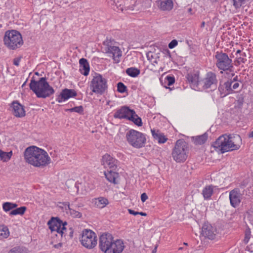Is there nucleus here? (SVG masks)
I'll list each match as a JSON object with an SVG mask.
<instances>
[{
  "instance_id": "obj_1",
  "label": "nucleus",
  "mask_w": 253,
  "mask_h": 253,
  "mask_svg": "<svg viewBox=\"0 0 253 253\" xmlns=\"http://www.w3.org/2000/svg\"><path fill=\"white\" fill-rule=\"evenodd\" d=\"M24 159L28 164L36 167L43 168L50 163V158L44 150L32 146L24 151Z\"/></svg>"
},
{
  "instance_id": "obj_2",
  "label": "nucleus",
  "mask_w": 253,
  "mask_h": 253,
  "mask_svg": "<svg viewBox=\"0 0 253 253\" xmlns=\"http://www.w3.org/2000/svg\"><path fill=\"white\" fill-rule=\"evenodd\" d=\"M242 145V138L238 134H224L220 136L213 144L215 150L223 154L238 150Z\"/></svg>"
},
{
  "instance_id": "obj_3",
  "label": "nucleus",
  "mask_w": 253,
  "mask_h": 253,
  "mask_svg": "<svg viewBox=\"0 0 253 253\" xmlns=\"http://www.w3.org/2000/svg\"><path fill=\"white\" fill-rule=\"evenodd\" d=\"M115 118L123 119H126L132 121L136 125L141 126L142 125L141 119L136 114L134 110L130 109L126 106H122L117 110L113 115Z\"/></svg>"
},
{
  "instance_id": "obj_4",
  "label": "nucleus",
  "mask_w": 253,
  "mask_h": 253,
  "mask_svg": "<svg viewBox=\"0 0 253 253\" xmlns=\"http://www.w3.org/2000/svg\"><path fill=\"white\" fill-rule=\"evenodd\" d=\"M215 65L216 67L221 70L220 73L223 71L232 72L234 68L232 60L228 55L223 52L217 51L215 55Z\"/></svg>"
},
{
  "instance_id": "obj_5",
  "label": "nucleus",
  "mask_w": 253,
  "mask_h": 253,
  "mask_svg": "<svg viewBox=\"0 0 253 253\" xmlns=\"http://www.w3.org/2000/svg\"><path fill=\"white\" fill-rule=\"evenodd\" d=\"M188 153L187 143L182 140H178L171 153L173 160L177 163L183 162L187 159Z\"/></svg>"
},
{
  "instance_id": "obj_6",
  "label": "nucleus",
  "mask_w": 253,
  "mask_h": 253,
  "mask_svg": "<svg viewBox=\"0 0 253 253\" xmlns=\"http://www.w3.org/2000/svg\"><path fill=\"white\" fill-rule=\"evenodd\" d=\"M3 41L4 44L12 49L20 47L23 43L21 35L15 30L6 32Z\"/></svg>"
},
{
  "instance_id": "obj_7",
  "label": "nucleus",
  "mask_w": 253,
  "mask_h": 253,
  "mask_svg": "<svg viewBox=\"0 0 253 253\" xmlns=\"http://www.w3.org/2000/svg\"><path fill=\"white\" fill-rule=\"evenodd\" d=\"M126 138L127 142L136 148L144 147L146 142L145 135L134 129H130L126 133Z\"/></svg>"
},
{
  "instance_id": "obj_8",
  "label": "nucleus",
  "mask_w": 253,
  "mask_h": 253,
  "mask_svg": "<svg viewBox=\"0 0 253 253\" xmlns=\"http://www.w3.org/2000/svg\"><path fill=\"white\" fill-rule=\"evenodd\" d=\"M104 51L106 53L111 54L114 61L116 63L120 62V58L122 55V52L118 46V43L112 39L107 38L103 42Z\"/></svg>"
},
{
  "instance_id": "obj_9",
  "label": "nucleus",
  "mask_w": 253,
  "mask_h": 253,
  "mask_svg": "<svg viewBox=\"0 0 253 253\" xmlns=\"http://www.w3.org/2000/svg\"><path fill=\"white\" fill-rule=\"evenodd\" d=\"M90 87L93 92L102 94L107 88V80L100 74H95L90 82Z\"/></svg>"
},
{
  "instance_id": "obj_10",
  "label": "nucleus",
  "mask_w": 253,
  "mask_h": 253,
  "mask_svg": "<svg viewBox=\"0 0 253 253\" xmlns=\"http://www.w3.org/2000/svg\"><path fill=\"white\" fill-rule=\"evenodd\" d=\"M97 241V236L94 232L87 229L83 231L81 242L84 247L92 249L96 245Z\"/></svg>"
},
{
  "instance_id": "obj_11",
  "label": "nucleus",
  "mask_w": 253,
  "mask_h": 253,
  "mask_svg": "<svg viewBox=\"0 0 253 253\" xmlns=\"http://www.w3.org/2000/svg\"><path fill=\"white\" fill-rule=\"evenodd\" d=\"M218 80L215 73L212 72H208L205 77L200 81V85L205 89L211 88V90L216 88Z\"/></svg>"
},
{
  "instance_id": "obj_12",
  "label": "nucleus",
  "mask_w": 253,
  "mask_h": 253,
  "mask_svg": "<svg viewBox=\"0 0 253 253\" xmlns=\"http://www.w3.org/2000/svg\"><path fill=\"white\" fill-rule=\"evenodd\" d=\"M47 224L51 231H56L63 236V234L66 231L65 226L67 224L66 221L63 222L59 218L52 217L49 220Z\"/></svg>"
},
{
  "instance_id": "obj_13",
  "label": "nucleus",
  "mask_w": 253,
  "mask_h": 253,
  "mask_svg": "<svg viewBox=\"0 0 253 253\" xmlns=\"http://www.w3.org/2000/svg\"><path fill=\"white\" fill-rule=\"evenodd\" d=\"M113 236L109 233H103L99 237V248L104 253L111 247L112 242L113 241Z\"/></svg>"
},
{
  "instance_id": "obj_14",
  "label": "nucleus",
  "mask_w": 253,
  "mask_h": 253,
  "mask_svg": "<svg viewBox=\"0 0 253 253\" xmlns=\"http://www.w3.org/2000/svg\"><path fill=\"white\" fill-rule=\"evenodd\" d=\"M229 198L231 205L236 208L241 202L242 195L238 188H235L230 192Z\"/></svg>"
},
{
  "instance_id": "obj_15",
  "label": "nucleus",
  "mask_w": 253,
  "mask_h": 253,
  "mask_svg": "<svg viewBox=\"0 0 253 253\" xmlns=\"http://www.w3.org/2000/svg\"><path fill=\"white\" fill-rule=\"evenodd\" d=\"M118 161L110 155L106 154L102 158V165L106 169L115 170L117 168Z\"/></svg>"
},
{
  "instance_id": "obj_16",
  "label": "nucleus",
  "mask_w": 253,
  "mask_h": 253,
  "mask_svg": "<svg viewBox=\"0 0 253 253\" xmlns=\"http://www.w3.org/2000/svg\"><path fill=\"white\" fill-rule=\"evenodd\" d=\"M111 247L105 253H121L125 248V245L123 240L121 239L113 240L112 242Z\"/></svg>"
},
{
  "instance_id": "obj_17",
  "label": "nucleus",
  "mask_w": 253,
  "mask_h": 253,
  "mask_svg": "<svg viewBox=\"0 0 253 253\" xmlns=\"http://www.w3.org/2000/svg\"><path fill=\"white\" fill-rule=\"evenodd\" d=\"M54 92V89L46 81L45 83L43 84L42 90H41L40 91L37 92V94H36V95L38 98H45L50 96L51 95L53 94Z\"/></svg>"
},
{
  "instance_id": "obj_18",
  "label": "nucleus",
  "mask_w": 253,
  "mask_h": 253,
  "mask_svg": "<svg viewBox=\"0 0 253 253\" xmlns=\"http://www.w3.org/2000/svg\"><path fill=\"white\" fill-rule=\"evenodd\" d=\"M202 234L205 238L213 240L216 236V230L211 224L205 223L202 227Z\"/></svg>"
},
{
  "instance_id": "obj_19",
  "label": "nucleus",
  "mask_w": 253,
  "mask_h": 253,
  "mask_svg": "<svg viewBox=\"0 0 253 253\" xmlns=\"http://www.w3.org/2000/svg\"><path fill=\"white\" fill-rule=\"evenodd\" d=\"M77 95V93L75 90L65 88L62 90L60 94L57 96L56 101L59 103H61L70 98L75 97Z\"/></svg>"
},
{
  "instance_id": "obj_20",
  "label": "nucleus",
  "mask_w": 253,
  "mask_h": 253,
  "mask_svg": "<svg viewBox=\"0 0 253 253\" xmlns=\"http://www.w3.org/2000/svg\"><path fill=\"white\" fill-rule=\"evenodd\" d=\"M46 79L42 77L40 79L39 81H35L34 78L31 80L29 87L35 94H37V92L40 91L42 88V84L46 82Z\"/></svg>"
},
{
  "instance_id": "obj_21",
  "label": "nucleus",
  "mask_w": 253,
  "mask_h": 253,
  "mask_svg": "<svg viewBox=\"0 0 253 253\" xmlns=\"http://www.w3.org/2000/svg\"><path fill=\"white\" fill-rule=\"evenodd\" d=\"M233 81H227L223 84H220L218 89L220 92L221 97H224L226 95L232 93L231 87Z\"/></svg>"
},
{
  "instance_id": "obj_22",
  "label": "nucleus",
  "mask_w": 253,
  "mask_h": 253,
  "mask_svg": "<svg viewBox=\"0 0 253 253\" xmlns=\"http://www.w3.org/2000/svg\"><path fill=\"white\" fill-rule=\"evenodd\" d=\"M11 107L12 108V112L14 116L18 118H21L25 116V111L23 106L18 101H13Z\"/></svg>"
},
{
  "instance_id": "obj_23",
  "label": "nucleus",
  "mask_w": 253,
  "mask_h": 253,
  "mask_svg": "<svg viewBox=\"0 0 253 253\" xmlns=\"http://www.w3.org/2000/svg\"><path fill=\"white\" fill-rule=\"evenodd\" d=\"M156 2L158 8L162 11H169L173 7L172 0H156Z\"/></svg>"
},
{
  "instance_id": "obj_24",
  "label": "nucleus",
  "mask_w": 253,
  "mask_h": 253,
  "mask_svg": "<svg viewBox=\"0 0 253 253\" xmlns=\"http://www.w3.org/2000/svg\"><path fill=\"white\" fill-rule=\"evenodd\" d=\"M79 63L81 73L84 76L88 75L90 68L87 60L85 58H81L79 61Z\"/></svg>"
},
{
  "instance_id": "obj_25",
  "label": "nucleus",
  "mask_w": 253,
  "mask_h": 253,
  "mask_svg": "<svg viewBox=\"0 0 253 253\" xmlns=\"http://www.w3.org/2000/svg\"><path fill=\"white\" fill-rule=\"evenodd\" d=\"M92 203L99 209H103L109 204V201L106 198L100 197L92 200Z\"/></svg>"
},
{
  "instance_id": "obj_26",
  "label": "nucleus",
  "mask_w": 253,
  "mask_h": 253,
  "mask_svg": "<svg viewBox=\"0 0 253 253\" xmlns=\"http://www.w3.org/2000/svg\"><path fill=\"white\" fill-rule=\"evenodd\" d=\"M153 137L159 143H164L168 138L159 130L151 129Z\"/></svg>"
},
{
  "instance_id": "obj_27",
  "label": "nucleus",
  "mask_w": 253,
  "mask_h": 253,
  "mask_svg": "<svg viewBox=\"0 0 253 253\" xmlns=\"http://www.w3.org/2000/svg\"><path fill=\"white\" fill-rule=\"evenodd\" d=\"M187 79L189 83L194 86L198 87L200 85L199 81V74L197 73H189L187 74Z\"/></svg>"
},
{
  "instance_id": "obj_28",
  "label": "nucleus",
  "mask_w": 253,
  "mask_h": 253,
  "mask_svg": "<svg viewBox=\"0 0 253 253\" xmlns=\"http://www.w3.org/2000/svg\"><path fill=\"white\" fill-rule=\"evenodd\" d=\"M62 205L64 206L63 208H64L66 211H69V213L73 217L81 218L82 216V214L80 212L70 208L69 202H64L62 203Z\"/></svg>"
},
{
  "instance_id": "obj_29",
  "label": "nucleus",
  "mask_w": 253,
  "mask_h": 253,
  "mask_svg": "<svg viewBox=\"0 0 253 253\" xmlns=\"http://www.w3.org/2000/svg\"><path fill=\"white\" fill-rule=\"evenodd\" d=\"M114 170L111 169L108 170L107 172H104V174L107 179L110 182L113 183H117L116 179L119 176V174L113 171Z\"/></svg>"
},
{
  "instance_id": "obj_30",
  "label": "nucleus",
  "mask_w": 253,
  "mask_h": 253,
  "mask_svg": "<svg viewBox=\"0 0 253 253\" xmlns=\"http://www.w3.org/2000/svg\"><path fill=\"white\" fill-rule=\"evenodd\" d=\"M213 192V186L212 185L206 186L202 191V194L205 200L210 199Z\"/></svg>"
},
{
  "instance_id": "obj_31",
  "label": "nucleus",
  "mask_w": 253,
  "mask_h": 253,
  "mask_svg": "<svg viewBox=\"0 0 253 253\" xmlns=\"http://www.w3.org/2000/svg\"><path fill=\"white\" fill-rule=\"evenodd\" d=\"M208 134L207 133H205L204 134L197 136L195 137H193V139L194 140V143L196 145H202L206 142L208 139Z\"/></svg>"
},
{
  "instance_id": "obj_32",
  "label": "nucleus",
  "mask_w": 253,
  "mask_h": 253,
  "mask_svg": "<svg viewBox=\"0 0 253 253\" xmlns=\"http://www.w3.org/2000/svg\"><path fill=\"white\" fill-rule=\"evenodd\" d=\"M12 155V152L10 151L8 152H6L0 150V159L3 162L8 161Z\"/></svg>"
},
{
  "instance_id": "obj_33",
  "label": "nucleus",
  "mask_w": 253,
  "mask_h": 253,
  "mask_svg": "<svg viewBox=\"0 0 253 253\" xmlns=\"http://www.w3.org/2000/svg\"><path fill=\"white\" fill-rule=\"evenodd\" d=\"M9 235L8 228L4 225L0 226V240L7 238Z\"/></svg>"
},
{
  "instance_id": "obj_34",
  "label": "nucleus",
  "mask_w": 253,
  "mask_h": 253,
  "mask_svg": "<svg viewBox=\"0 0 253 253\" xmlns=\"http://www.w3.org/2000/svg\"><path fill=\"white\" fill-rule=\"evenodd\" d=\"M27 208L26 207H21L18 208H16L15 209L9 212L10 215H23L25 212Z\"/></svg>"
},
{
  "instance_id": "obj_35",
  "label": "nucleus",
  "mask_w": 253,
  "mask_h": 253,
  "mask_svg": "<svg viewBox=\"0 0 253 253\" xmlns=\"http://www.w3.org/2000/svg\"><path fill=\"white\" fill-rule=\"evenodd\" d=\"M126 73L132 77H136L140 74V70L135 68H129L126 70Z\"/></svg>"
},
{
  "instance_id": "obj_36",
  "label": "nucleus",
  "mask_w": 253,
  "mask_h": 253,
  "mask_svg": "<svg viewBox=\"0 0 253 253\" xmlns=\"http://www.w3.org/2000/svg\"><path fill=\"white\" fill-rule=\"evenodd\" d=\"M8 253H27V250L24 247H16L11 249Z\"/></svg>"
},
{
  "instance_id": "obj_37",
  "label": "nucleus",
  "mask_w": 253,
  "mask_h": 253,
  "mask_svg": "<svg viewBox=\"0 0 253 253\" xmlns=\"http://www.w3.org/2000/svg\"><path fill=\"white\" fill-rule=\"evenodd\" d=\"M117 91L120 93H124L127 91L126 86L122 82L117 84Z\"/></svg>"
},
{
  "instance_id": "obj_38",
  "label": "nucleus",
  "mask_w": 253,
  "mask_h": 253,
  "mask_svg": "<svg viewBox=\"0 0 253 253\" xmlns=\"http://www.w3.org/2000/svg\"><path fill=\"white\" fill-rule=\"evenodd\" d=\"M165 80V83L168 86L172 85L175 82V78L173 76H168L166 77Z\"/></svg>"
},
{
  "instance_id": "obj_39",
  "label": "nucleus",
  "mask_w": 253,
  "mask_h": 253,
  "mask_svg": "<svg viewBox=\"0 0 253 253\" xmlns=\"http://www.w3.org/2000/svg\"><path fill=\"white\" fill-rule=\"evenodd\" d=\"M69 111L71 112H75L79 114H82L84 112V108L82 106H79L71 108L69 109Z\"/></svg>"
},
{
  "instance_id": "obj_40",
  "label": "nucleus",
  "mask_w": 253,
  "mask_h": 253,
  "mask_svg": "<svg viewBox=\"0 0 253 253\" xmlns=\"http://www.w3.org/2000/svg\"><path fill=\"white\" fill-rule=\"evenodd\" d=\"M2 208L3 210L6 212L10 211V210H12L11 206H10V202L4 203L2 205Z\"/></svg>"
},
{
  "instance_id": "obj_41",
  "label": "nucleus",
  "mask_w": 253,
  "mask_h": 253,
  "mask_svg": "<svg viewBox=\"0 0 253 253\" xmlns=\"http://www.w3.org/2000/svg\"><path fill=\"white\" fill-rule=\"evenodd\" d=\"M128 211L129 213L134 215H138V214L141 215L142 216H146L147 215V214L145 212L135 211L131 209H128Z\"/></svg>"
},
{
  "instance_id": "obj_42",
  "label": "nucleus",
  "mask_w": 253,
  "mask_h": 253,
  "mask_svg": "<svg viewBox=\"0 0 253 253\" xmlns=\"http://www.w3.org/2000/svg\"><path fill=\"white\" fill-rule=\"evenodd\" d=\"M231 3L233 4L234 6L237 9L241 7V3L243 1H240L238 0H230Z\"/></svg>"
},
{
  "instance_id": "obj_43",
  "label": "nucleus",
  "mask_w": 253,
  "mask_h": 253,
  "mask_svg": "<svg viewBox=\"0 0 253 253\" xmlns=\"http://www.w3.org/2000/svg\"><path fill=\"white\" fill-rule=\"evenodd\" d=\"M177 41L176 40H173L169 43L168 45L170 49H172L176 46L177 45Z\"/></svg>"
},
{
  "instance_id": "obj_44",
  "label": "nucleus",
  "mask_w": 253,
  "mask_h": 253,
  "mask_svg": "<svg viewBox=\"0 0 253 253\" xmlns=\"http://www.w3.org/2000/svg\"><path fill=\"white\" fill-rule=\"evenodd\" d=\"M251 233L250 232H246L245 234V237L244 240V243L245 244H247L249 242V239L250 238Z\"/></svg>"
},
{
  "instance_id": "obj_45",
  "label": "nucleus",
  "mask_w": 253,
  "mask_h": 253,
  "mask_svg": "<svg viewBox=\"0 0 253 253\" xmlns=\"http://www.w3.org/2000/svg\"><path fill=\"white\" fill-rule=\"evenodd\" d=\"M148 199V196L145 193H143L141 195V200L142 202H144Z\"/></svg>"
},
{
  "instance_id": "obj_46",
  "label": "nucleus",
  "mask_w": 253,
  "mask_h": 253,
  "mask_svg": "<svg viewBox=\"0 0 253 253\" xmlns=\"http://www.w3.org/2000/svg\"><path fill=\"white\" fill-rule=\"evenodd\" d=\"M20 61V58H15L13 60L14 65L18 66L19 64Z\"/></svg>"
},
{
  "instance_id": "obj_47",
  "label": "nucleus",
  "mask_w": 253,
  "mask_h": 253,
  "mask_svg": "<svg viewBox=\"0 0 253 253\" xmlns=\"http://www.w3.org/2000/svg\"><path fill=\"white\" fill-rule=\"evenodd\" d=\"M239 86V84L238 83H235L233 85L232 88V91L234 89H236Z\"/></svg>"
},
{
  "instance_id": "obj_48",
  "label": "nucleus",
  "mask_w": 253,
  "mask_h": 253,
  "mask_svg": "<svg viewBox=\"0 0 253 253\" xmlns=\"http://www.w3.org/2000/svg\"><path fill=\"white\" fill-rule=\"evenodd\" d=\"M147 57L148 60H150L151 58H153V55L152 52H149L147 53Z\"/></svg>"
},
{
  "instance_id": "obj_49",
  "label": "nucleus",
  "mask_w": 253,
  "mask_h": 253,
  "mask_svg": "<svg viewBox=\"0 0 253 253\" xmlns=\"http://www.w3.org/2000/svg\"><path fill=\"white\" fill-rule=\"evenodd\" d=\"M10 206H11L12 209H14L17 207V205L15 203H10Z\"/></svg>"
},
{
  "instance_id": "obj_50",
  "label": "nucleus",
  "mask_w": 253,
  "mask_h": 253,
  "mask_svg": "<svg viewBox=\"0 0 253 253\" xmlns=\"http://www.w3.org/2000/svg\"><path fill=\"white\" fill-rule=\"evenodd\" d=\"M108 2L110 3L111 4H114L117 5V2L115 0H108Z\"/></svg>"
},
{
  "instance_id": "obj_51",
  "label": "nucleus",
  "mask_w": 253,
  "mask_h": 253,
  "mask_svg": "<svg viewBox=\"0 0 253 253\" xmlns=\"http://www.w3.org/2000/svg\"><path fill=\"white\" fill-rule=\"evenodd\" d=\"M158 246L156 245L154 249L153 250L152 253H156L157 252V249Z\"/></svg>"
},
{
  "instance_id": "obj_52",
  "label": "nucleus",
  "mask_w": 253,
  "mask_h": 253,
  "mask_svg": "<svg viewBox=\"0 0 253 253\" xmlns=\"http://www.w3.org/2000/svg\"><path fill=\"white\" fill-rule=\"evenodd\" d=\"M61 244L59 243V244H56V245H55L54 246V247L55 248H58L59 247H61Z\"/></svg>"
},
{
  "instance_id": "obj_53",
  "label": "nucleus",
  "mask_w": 253,
  "mask_h": 253,
  "mask_svg": "<svg viewBox=\"0 0 253 253\" xmlns=\"http://www.w3.org/2000/svg\"><path fill=\"white\" fill-rule=\"evenodd\" d=\"M237 79H238V77L236 76L235 78H234L233 80H231V81H233V83L234 82L237 81Z\"/></svg>"
},
{
  "instance_id": "obj_54",
  "label": "nucleus",
  "mask_w": 253,
  "mask_h": 253,
  "mask_svg": "<svg viewBox=\"0 0 253 253\" xmlns=\"http://www.w3.org/2000/svg\"><path fill=\"white\" fill-rule=\"evenodd\" d=\"M249 137H253V131L249 133Z\"/></svg>"
},
{
  "instance_id": "obj_55",
  "label": "nucleus",
  "mask_w": 253,
  "mask_h": 253,
  "mask_svg": "<svg viewBox=\"0 0 253 253\" xmlns=\"http://www.w3.org/2000/svg\"><path fill=\"white\" fill-rule=\"evenodd\" d=\"M205 22H202V23H201V28H204L205 27Z\"/></svg>"
},
{
  "instance_id": "obj_56",
  "label": "nucleus",
  "mask_w": 253,
  "mask_h": 253,
  "mask_svg": "<svg viewBox=\"0 0 253 253\" xmlns=\"http://www.w3.org/2000/svg\"><path fill=\"white\" fill-rule=\"evenodd\" d=\"M82 207V204H79V205H78V207H79H79Z\"/></svg>"
},
{
  "instance_id": "obj_57",
  "label": "nucleus",
  "mask_w": 253,
  "mask_h": 253,
  "mask_svg": "<svg viewBox=\"0 0 253 253\" xmlns=\"http://www.w3.org/2000/svg\"><path fill=\"white\" fill-rule=\"evenodd\" d=\"M241 51L240 50H238L237 51V53H240V52H241Z\"/></svg>"
},
{
  "instance_id": "obj_58",
  "label": "nucleus",
  "mask_w": 253,
  "mask_h": 253,
  "mask_svg": "<svg viewBox=\"0 0 253 253\" xmlns=\"http://www.w3.org/2000/svg\"><path fill=\"white\" fill-rule=\"evenodd\" d=\"M75 187L77 188V190H79V186L76 185Z\"/></svg>"
},
{
  "instance_id": "obj_59",
  "label": "nucleus",
  "mask_w": 253,
  "mask_h": 253,
  "mask_svg": "<svg viewBox=\"0 0 253 253\" xmlns=\"http://www.w3.org/2000/svg\"><path fill=\"white\" fill-rule=\"evenodd\" d=\"M165 86V87H166V88H169V89H170V90H171V88H170L169 87H168V86Z\"/></svg>"
},
{
  "instance_id": "obj_60",
  "label": "nucleus",
  "mask_w": 253,
  "mask_h": 253,
  "mask_svg": "<svg viewBox=\"0 0 253 253\" xmlns=\"http://www.w3.org/2000/svg\"><path fill=\"white\" fill-rule=\"evenodd\" d=\"M241 61H242L243 63H244V59H243V58H242V59H241Z\"/></svg>"
},
{
  "instance_id": "obj_61",
  "label": "nucleus",
  "mask_w": 253,
  "mask_h": 253,
  "mask_svg": "<svg viewBox=\"0 0 253 253\" xmlns=\"http://www.w3.org/2000/svg\"><path fill=\"white\" fill-rule=\"evenodd\" d=\"M184 244L185 245H186V246H187V245H188V244H187V243H184Z\"/></svg>"
},
{
  "instance_id": "obj_62",
  "label": "nucleus",
  "mask_w": 253,
  "mask_h": 253,
  "mask_svg": "<svg viewBox=\"0 0 253 253\" xmlns=\"http://www.w3.org/2000/svg\"><path fill=\"white\" fill-rule=\"evenodd\" d=\"M191 10H192V9H191V8H189V11H191Z\"/></svg>"
},
{
  "instance_id": "obj_63",
  "label": "nucleus",
  "mask_w": 253,
  "mask_h": 253,
  "mask_svg": "<svg viewBox=\"0 0 253 253\" xmlns=\"http://www.w3.org/2000/svg\"><path fill=\"white\" fill-rule=\"evenodd\" d=\"M35 74H36V75H39V73H38V72H36V73H35Z\"/></svg>"
},
{
  "instance_id": "obj_64",
  "label": "nucleus",
  "mask_w": 253,
  "mask_h": 253,
  "mask_svg": "<svg viewBox=\"0 0 253 253\" xmlns=\"http://www.w3.org/2000/svg\"><path fill=\"white\" fill-rule=\"evenodd\" d=\"M25 84H26V82H25V83L23 84L22 85V86H23V85H25Z\"/></svg>"
}]
</instances>
